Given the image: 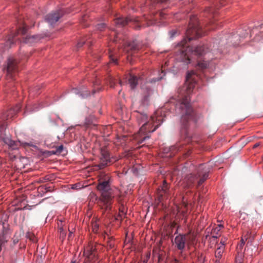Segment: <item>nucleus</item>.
I'll return each mask as SVG.
<instances>
[{
	"label": "nucleus",
	"instance_id": "26",
	"mask_svg": "<svg viewBox=\"0 0 263 263\" xmlns=\"http://www.w3.org/2000/svg\"><path fill=\"white\" fill-rule=\"evenodd\" d=\"M134 21L136 24L135 27L136 29H139L141 27V26L145 25V24L143 23V21H140L138 19L136 18L135 19Z\"/></svg>",
	"mask_w": 263,
	"mask_h": 263
},
{
	"label": "nucleus",
	"instance_id": "20",
	"mask_svg": "<svg viewBox=\"0 0 263 263\" xmlns=\"http://www.w3.org/2000/svg\"><path fill=\"white\" fill-rule=\"evenodd\" d=\"M140 79L136 76L130 75L128 79L129 84L132 89H134L137 85Z\"/></svg>",
	"mask_w": 263,
	"mask_h": 263
},
{
	"label": "nucleus",
	"instance_id": "25",
	"mask_svg": "<svg viewBox=\"0 0 263 263\" xmlns=\"http://www.w3.org/2000/svg\"><path fill=\"white\" fill-rule=\"evenodd\" d=\"M92 230L95 233H97L99 230V224L96 221H92L91 222Z\"/></svg>",
	"mask_w": 263,
	"mask_h": 263
},
{
	"label": "nucleus",
	"instance_id": "22",
	"mask_svg": "<svg viewBox=\"0 0 263 263\" xmlns=\"http://www.w3.org/2000/svg\"><path fill=\"white\" fill-rule=\"evenodd\" d=\"M4 141L5 143L7 144L13 149H15L16 148L15 142L14 141H12L10 139L8 138H5L4 139Z\"/></svg>",
	"mask_w": 263,
	"mask_h": 263
},
{
	"label": "nucleus",
	"instance_id": "8",
	"mask_svg": "<svg viewBox=\"0 0 263 263\" xmlns=\"http://www.w3.org/2000/svg\"><path fill=\"white\" fill-rule=\"evenodd\" d=\"M83 255L85 257V263H98L99 262L96 245L93 242H90L84 249Z\"/></svg>",
	"mask_w": 263,
	"mask_h": 263
},
{
	"label": "nucleus",
	"instance_id": "34",
	"mask_svg": "<svg viewBox=\"0 0 263 263\" xmlns=\"http://www.w3.org/2000/svg\"><path fill=\"white\" fill-rule=\"evenodd\" d=\"M110 62L116 64H117V59L113 56L111 53L109 54Z\"/></svg>",
	"mask_w": 263,
	"mask_h": 263
},
{
	"label": "nucleus",
	"instance_id": "45",
	"mask_svg": "<svg viewBox=\"0 0 263 263\" xmlns=\"http://www.w3.org/2000/svg\"><path fill=\"white\" fill-rule=\"evenodd\" d=\"M177 31H176L175 30H172L170 32V35H171V37H173L176 34H177Z\"/></svg>",
	"mask_w": 263,
	"mask_h": 263
},
{
	"label": "nucleus",
	"instance_id": "38",
	"mask_svg": "<svg viewBox=\"0 0 263 263\" xmlns=\"http://www.w3.org/2000/svg\"><path fill=\"white\" fill-rule=\"evenodd\" d=\"M227 238H221L220 240V243L218 245V247L219 246H223L225 247V245L226 243Z\"/></svg>",
	"mask_w": 263,
	"mask_h": 263
},
{
	"label": "nucleus",
	"instance_id": "33",
	"mask_svg": "<svg viewBox=\"0 0 263 263\" xmlns=\"http://www.w3.org/2000/svg\"><path fill=\"white\" fill-rule=\"evenodd\" d=\"M259 28H260V33H259V34L256 35L255 36V39L256 40H259V39L258 37V36L259 35H260L261 37H263V24H261L260 26H259Z\"/></svg>",
	"mask_w": 263,
	"mask_h": 263
},
{
	"label": "nucleus",
	"instance_id": "6",
	"mask_svg": "<svg viewBox=\"0 0 263 263\" xmlns=\"http://www.w3.org/2000/svg\"><path fill=\"white\" fill-rule=\"evenodd\" d=\"M203 34V32L196 16L195 15L191 16L189 28L186 31V35L189 41L200 37Z\"/></svg>",
	"mask_w": 263,
	"mask_h": 263
},
{
	"label": "nucleus",
	"instance_id": "4",
	"mask_svg": "<svg viewBox=\"0 0 263 263\" xmlns=\"http://www.w3.org/2000/svg\"><path fill=\"white\" fill-rule=\"evenodd\" d=\"M182 43L178 47L177 60L186 64L190 63V54L198 56L203 55L209 51V47L204 44L199 45L195 48L186 45V42Z\"/></svg>",
	"mask_w": 263,
	"mask_h": 263
},
{
	"label": "nucleus",
	"instance_id": "9",
	"mask_svg": "<svg viewBox=\"0 0 263 263\" xmlns=\"http://www.w3.org/2000/svg\"><path fill=\"white\" fill-rule=\"evenodd\" d=\"M21 107L20 105L16 106L14 108H11L7 112L4 113L0 117V129H3L4 128L5 124L2 123V122L5 120H8L12 119L20 110Z\"/></svg>",
	"mask_w": 263,
	"mask_h": 263
},
{
	"label": "nucleus",
	"instance_id": "49",
	"mask_svg": "<svg viewBox=\"0 0 263 263\" xmlns=\"http://www.w3.org/2000/svg\"><path fill=\"white\" fill-rule=\"evenodd\" d=\"M158 14L159 15V16H160L161 17H164L163 15L164 14L162 12H160Z\"/></svg>",
	"mask_w": 263,
	"mask_h": 263
},
{
	"label": "nucleus",
	"instance_id": "59",
	"mask_svg": "<svg viewBox=\"0 0 263 263\" xmlns=\"http://www.w3.org/2000/svg\"><path fill=\"white\" fill-rule=\"evenodd\" d=\"M238 44H239V43H237V42L234 43V46H237V45H238Z\"/></svg>",
	"mask_w": 263,
	"mask_h": 263
},
{
	"label": "nucleus",
	"instance_id": "27",
	"mask_svg": "<svg viewBox=\"0 0 263 263\" xmlns=\"http://www.w3.org/2000/svg\"><path fill=\"white\" fill-rule=\"evenodd\" d=\"M243 255L242 253H238L236 257V263H242L243 262Z\"/></svg>",
	"mask_w": 263,
	"mask_h": 263
},
{
	"label": "nucleus",
	"instance_id": "43",
	"mask_svg": "<svg viewBox=\"0 0 263 263\" xmlns=\"http://www.w3.org/2000/svg\"><path fill=\"white\" fill-rule=\"evenodd\" d=\"M19 239L18 238H13V246H15L16 243H17Z\"/></svg>",
	"mask_w": 263,
	"mask_h": 263
},
{
	"label": "nucleus",
	"instance_id": "31",
	"mask_svg": "<svg viewBox=\"0 0 263 263\" xmlns=\"http://www.w3.org/2000/svg\"><path fill=\"white\" fill-rule=\"evenodd\" d=\"M96 27L98 30L102 31L106 27V25L104 23H102L98 24L97 25Z\"/></svg>",
	"mask_w": 263,
	"mask_h": 263
},
{
	"label": "nucleus",
	"instance_id": "11",
	"mask_svg": "<svg viewBox=\"0 0 263 263\" xmlns=\"http://www.w3.org/2000/svg\"><path fill=\"white\" fill-rule=\"evenodd\" d=\"M18 71L17 62L13 58H9L8 59L7 72V76L13 78Z\"/></svg>",
	"mask_w": 263,
	"mask_h": 263
},
{
	"label": "nucleus",
	"instance_id": "14",
	"mask_svg": "<svg viewBox=\"0 0 263 263\" xmlns=\"http://www.w3.org/2000/svg\"><path fill=\"white\" fill-rule=\"evenodd\" d=\"M64 13L62 10H59L54 12H52L46 16L45 20L51 25H53L63 15Z\"/></svg>",
	"mask_w": 263,
	"mask_h": 263
},
{
	"label": "nucleus",
	"instance_id": "39",
	"mask_svg": "<svg viewBox=\"0 0 263 263\" xmlns=\"http://www.w3.org/2000/svg\"><path fill=\"white\" fill-rule=\"evenodd\" d=\"M66 236V233L63 228H60V236L64 238Z\"/></svg>",
	"mask_w": 263,
	"mask_h": 263
},
{
	"label": "nucleus",
	"instance_id": "61",
	"mask_svg": "<svg viewBox=\"0 0 263 263\" xmlns=\"http://www.w3.org/2000/svg\"><path fill=\"white\" fill-rule=\"evenodd\" d=\"M243 245H244V244H242V243H241L240 244V245H239V247H240V248H241Z\"/></svg>",
	"mask_w": 263,
	"mask_h": 263
},
{
	"label": "nucleus",
	"instance_id": "55",
	"mask_svg": "<svg viewBox=\"0 0 263 263\" xmlns=\"http://www.w3.org/2000/svg\"><path fill=\"white\" fill-rule=\"evenodd\" d=\"M138 263H147V259L146 260H144L143 261L140 262H138Z\"/></svg>",
	"mask_w": 263,
	"mask_h": 263
},
{
	"label": "nucleus",
	"instance_id": "32",
	"mask_svg": "<svg viewBox=\"0 0 263 263\" xmlns=\"http://www.w3.org/2000/svg\"><path fill=\"white\" fill-rule=\"evenodd\" d=\"M204 257L202 255H200L197 257V260L195 263H204Z\"/></svg>",
	"mask_w": 263,
	"mask_h": 263
},
{
	"label": "nucleus",
	"instance_id": "57",
	"mask_svg": "<svg viewBox=\"0 0 263 263\" xmlns=\"http://www.w3.org/2000/svg\"><path fill=\"white\" fill-rule=\"evenodd\" d=\"M258 145H259V144L256 143V144H254L253 147L254 148L257 147Z\"/></svg>",
	"mask_w": 263,
	"mask_h": 263
},
{
	"label": "nucleus",
	"instance_id": "46",
	"mask_svg": "<svg viewBox=\"0 0 263 263\" xmlns=\"http://www.w3.org/2000/svg\"><path fill=\"white\" fill-rule=\"evenodd\" d=\"M28 237L32 241H34V236L32 234H28Z\"/></svg>",
	"mask_w": 263,
	"mask_h": 263
},
{
	"label": "nucleus",
	"instance_id": "41",
	"mask_svg": "<svg viewBox=\"0 0 263 263\" xmlns=\"http://www.w3.org/2000/svg\"><path fill=\"white\" fill-rule=\"evenodd\" d=\"M214 9L213 8H208L206 10V12H207L209 13L212 14L214 13Z\"/></svg>",
	"mask_w": 263,
	"mask_h": 263
},
{
	"label": "nucleus",
	"instance_id": "16",
	"mask_svg": "<svg viewBox=\"0 0 263 263\" xmlns=\"http://www.w3.org/2000/svg\"><path fill=\"white\" fill-rule=\"evenodd\" d=\"M139 50V47L135 41L127 43L124 47V51L128 54L127 57L133 55Z\"/></svg>",
	"mask_w": 263,
	"mask_h": 263
},
{
	"label": "nucleus",
	"instance_id": "54",
	"mask_svg": "<svg viewBox=\"0 0 263 263\" xmlns=\"http://www.w3.org/2000/svg\"><path fill=\"white\" fill-rule=\"evenodd\" d=\"M237 38V35H233L232 37V40L233 39H236Z\"/></svg>",
	"mask_w": 263,
	"mask_h": 263
},
{
	"label": "nucleus",
	"instance_id": "23",
	"mask_svg": "<svg viewBox=\"0 0 263 263\" xmlns=\"http://www.w3.org/2000/svg\"><path fill=\"white\" fill-rule=\"evenodd\" d=\"M209 176L208 172H205L202 175V177L200 178L198 182V186H200L202 184V183L208 178Z\"/></svg>",
	"mask_w": 263,
	"mask_h": 263
},
{
	"label": "nucleus",
	"instance_id": "51",
	"mask_svg": "<svg viewBox=\"0 0 263 263\" xmlns=\"http://www.w3.org/2000/svg\"><path fill=\"white\" fill-rule=\"evenodd\" d=\"M248 35V32H246L243 35V36H242V38H245L246 37V36H247Z\"/></svg>",
	"mask_w": 263,
	"mask_h": 263
},
{
	"label": "nucleus",
	"instance_id": "21",
	"mask_svg": "<svg viewBox=\"0 0 263 263\" xmlns=\"http://www.w3.org/2000/svg\"><path fill=\"white\" fill-rule=\"evenodd\" d=\"M72 91L76 94H80V96H81L82 98H86L90 96V93L85 89H81L79 91L76 88H73L72 89Z\"/></svg>",
	"mask_w": 263,
	"mask_h": 263
},
{
	"label": "nucleus",
	"instance_id": "63",
	"mask_svg": "<svg viewBox=\"0 0 263 263\" xmlns=\"http://www.w3.org/2000/svg\"><path fill=\"white\" fill-rule=\"evenodd\" d=\"M119 83H120V84L121 85H122V82H121V80H119Z\"/></svg>",
	"mask_w": 263,
	"mask_h": 263
},
{
	"label": "nucleus",
	"instance_id": "15",
	"mask_svg": "<svg viewBox=\"0 0 263 263\" xmlns=\"http://www.w3.org/2000/svg\"><path fill=\"white\" fill-rule=\"evenodd\" d=\"M101 156L100 158V162L98 165L100 169L104 168L108 163L110 162V156L108 152L105 148L101 149Z\"/></svg>",
	"mask_w": 263,
	"mask_h": 263
},
{
	"label": "nucleus",
	"instance_id": "60",
	"mask_svg": "<svg viewBox=\"0 0 263 263\" xmlns=\"http://www.w3.org/2000/svg\"><path fill=\"white\" fill-rule=\"evenodd\" d=\"M243 245H244V244H242V243H241L240 244V245H239V247H240V248H241Z\"/></svg>",
	"mask_w": 263,
	"mask_h": 263
},
{
	"label": "nucleus",
	"instance_id": "53",
	"mask_svg": "<svg viewBox=\"0 0 263 263\" xmlns=\"http://www.w3.org/2000/svg\"><path fill=\"white\" fill-rule=\"evenodd\" d=\"M161 256H162V254H159V255H158L159 261H160V260L161 259Z\"/></svg>",
	"mask_w": 263,
	"mask_h": 263
},
{
	"label": "nucleus",
	"instance_id": "1",
	"mask_svg": "<svg viewBox=\"0 0 263 263\" xmlns=\"http://www.w3.org/2000/svg\"><path fill=\"white\" fill-rule=\"evenodd\" d=\"M198 78V74L194 71L187 73L184 85L180 92L182 99L176 104V109L181 114V122L185 128L192 123L196 122L195 112L190 104V95L195 87Z\"/></svg>",
	"mask_w": 263,
	"mask_h": 263
},
{
	"label": "nucleus",
	"instance_id": "24",
	"mask_svg": "<svg viewBox=\"0 0 263 263\" xmlns=\"http://www.w3.org/2000/svg\"><path fill=\"white\" fill-rule=\"evenodd\" d=\"M223 226L222 224L217 225L216 227L213 228L211 232L212 234L219 235L221 228Z\"/></svg>",
	"mask_w": 263,
	"mask_h": 263
},
{
	"label": "nucleus",
	"instance_id": "58",
	"mask_svg": "<svg viewBox=\"0 0 263 263\" xmlns=\"http://www.w3.org/2000/svg\"><path fill=\"white\" fill-rule=\"evenodd\" d=\"M72 232H71L69 233V235H68V238H70V237H71V235H72Z\"/></svg>",
	"mask_w": 263,
	"mask_h": 263
},
{
	"label": "nucleus",
	"instance_id": "47",
	"mask_svg": "<svg viewBox=\"0 0 263 263\" xmlns=\"http://www.w3.org/2000/svg\"><path fill=\"white\" fill-rule=\"evenodd\" d=\"M49 180V177H45L44 178V180H41L40 181L41 182H44V181H47V180Z\"/></svg>",
	"mask_w": 263,
	"mask_h": 263
},
{
	"label": "nucleus",
	"instance_id": "19",
	"mask_svg": "<svg viewBox=\"0 0 263 263\" xmlns=\"http://www.w3.org/2000/svg\"><path fill=\"white\" fill-rule=\"evenodd\" d=\"M225 247L219 246L217 248L215 253V256L216 259V263H220V260L221 259L223 253L224 252Z\"/></svg>",
	"mask_w": 263,
	"mask_h": 263
},
{
	"label": "nucleus",
	"instance_id": "52",
	"mask_svg": "<svg viewBox=\"0 0 263 263\" xmlns=\"http://www.w3.org/2000/svg\"><path fill=\"white\" fill-rule=\"evenodd\" d=\"M212 235H213V238H217L218 237V235H216V234H212Z\"/></svg>",
	"mask_w": 263,
	"mask_h": 263
},
{
	"label": "nucleus",
	"instance_id": "3",
	"mask_svg": "<svg viewBox=\"0 0 263 263\" xmlns=\"http://www.w3.org/2000/svg\"><path fill=\"white\" fill-rule=\"evenodd\" d=\"M98 181L97 189L101 193L100 200L102 204V209L105 212H109L111 210L114 199L118 194V191L110 187L112 180L111 176L108 174L101 173Z\"/></svg>",
	"mask_w": 263,
	"mask_h": 263
},
{
	"label": "nucleus",
	"instance_id": "37",
	"mask_svg": "<svg viewBox=\"0 0 263 263\" xmlns=\"http://www.w3.org/2000/svg\"><path fill=\"white\" fill-rule=\"evenodd\" d=\"M151 2L153 4L154 3H163L167 2L168 0H150Z\"/></svg>",
	"mask_w": 263,
	"mask_h": 263
},
{
	"label": "nucleus",
	"instance_id": "40",
	"mask_svg": "<svg viewBox=\"0 0 263 263\" xmlns=\"http://www.w3.org/2000/svg\"><path fill=\"white\" fill-rule=\"evenodd\" d=\"M85 43V41H80L77 44V48H80L83 46Z\"/></svg>",
	"mask_w": 263,
	"mask_h": 263
},
{
	"label": "nucleus",
	"instance_id": "17",
	"mask_svg": "<svg viewBox=\"0 0 263 263\" xmlns=\"http://www.w3.org/2000/svg\"><path fill=\"white\" fill-rule=\"evenodd\" d=\"M41 39V37L39 35H29L23 38V42L26 44H32L37 42Z\"/></svg>",
	"mask_w": 263,
	"mask_h": 263
},
{
	"label": "nucleus",
	"instance_id": "36",
	"mask_svg": "<svg viewBox=\"0 0 263 263\" xmlns=\"http://www.w3.org/2000/svg\"><path fill=\"white\" fill-rule=\"evenodd\" d=\"M250 235V234L249 233V232H248L247 234L245 235L244 237L243 238H242V239L241 240V243L242 244H245V239L246 240H247L249 238Z\"/></svg>",
	"mask_w": 263,
	"mask_h": 263
},
{
	"label": "nucleus",
	"instance_id": "56",
	"mask_svg": "<svg viewBox=\"0 0 263 263\" xmlns=\"http://www.w3.org/2000/svg\"><path fill=\"white\" fill-rule=\"evenodd\" d=\"M176 223L175 222H173L172 224V227H174L176 226Z\"/></svg>",
	"mask_w": 263,
	"mask_h": 263
},
{
	"label": "nucleus",
	"instance_id": "64",
	"mask_svg": "<svg viewBox=\"0 0 263 263\" xmlns=\"http://www.w3.org/2000/svg\"><path fill=\"white\" fill-rule=\"evenodd\" d=\"M98 85V82H96L95 84V85Z\"/></svg>",
	"mask_w": 263,
	"mask_h": 263
},
{
	"label": "nucleus",
	"instance_id": "10",
	"mask_svg": "<svg viewBox=\"0 0 263 263\" xmlns=\"http://www.w3.org/2000/svg\"><path fill=\"white\" fill-rule=\"evenodd\" d=\"M18 25L17 26V30L16 32L14 34L11 35L8 39V40L6 42L7 45H9L10 46L11 44L14 43V37L17 35L18 34H21L22 35H24L27 31V25L26 23H24V21H18Z\"/></svg>",
	"mask_w": 263,
	"mask_h": 263
},
{
	"label": "nucleus",
	"instance_id": "50",
	"mask_svg": "<svg viewBox=\"0 0 263 263\" xmlns=\"http://www.w3.org/2000/svg\"><path fill=\"white\" fill-rule=\"evenodd\" d=\"M78 185L77 184H74L72 185V189H78Z\"/></svg>",
	"mask_w": 263,
	"mask_h": 263
},
{
	"label": "nucleus",
	"instance_id": "29",
	"mask_svg": "<svg viewBox=\"0 0 263 263\" xmlns=\"http://www.w3.org/2000/svg\"><path fill=\"white\" fill-rule=\"evenodd\" d=\"M108 82L110 85V87H114L115 85V79L112 77L109 76L108 79Z\"/></svg>",
	"mask_w": 263,
	"mask_h": 263
},
{
	"label": "nucleus",
	"instance_id": "28",
	"mask_svg": "<svg viewBox=\"0 0 263 263\" xmlns=\"http://www.w3.org/2000/svg\"><path fill=\"white\" fill-rule=\"evenodd\" d=\"M198 67L199 68L203 69H205L208 66V63L206 61H201L198 63Z\"/></svg>",
	"mask_w": 263,
	"mask_h": 263
},
{
	"label": "nucleus",
	"instance_id": "44",
	"mask_svg": "<svg viewBox=\"0 0 263 263\" xmlns=\"http://www.w3.org/2000/svg\"><path fill=\"white\" fill-rule=\"evenodd\" d=\"M171 263H183L181 259H174Z\"/></svg>",
	"mask_w": 263,
	"mask_h": 263
},
{
	"label": "nucleus",
	"instance_id": "18",
	"mask_svg": "<svg viewBox=\"0 0 263 263\" xmlns=\"http://www.w3.org/2000/svg\"><path fill=\"white\" fill-rule=\"evenodd\" d=\"M132 19L128 18L117 17L114 20V23L116 25L119 27H123L127 24L129 22H132Z\"/></svg>",
	"mask_w": 263,
	"mask_h": 263
},
{
	"label": "nucleus",
	"instance_id": "7",
	"mask_svg": "<svg viewBox=\"0 0 263 263\" xmlns=\"http://www.w3.org/2000/svg\"><path fill=\"white\" fill-rule=\"evenodd\" d=\"M163 79V76L158 78H153L146 81L141 86L143 90V97L142 100V102L144 105H147L149 102L151 97L154 93V89H153L154 86L156 82L159 81Z\"/></svg>",
	"mask_w": 263,
	"mask_h": 263
},
{
	"label": "nucleus",
	"instance_id": "12",
	"mask_svg": "<svg viewBox=\"0 0 263 263\" xmlns=\"http://www.w3.org/2000/svg\"><path fill=\"white\" fill-rule=\"evenodd\" d=\"M170 196L168 185L165 180H163V184L161 189L157 190V197L159 202L162 201L164 199H167Z\"/></svg>",
	"mask_w": 263,
	"mask_h": 263
},
{
	"label": "nucleus",
	"instance_id": "42",
	"mask_svg": "<svg viewBox=\"0 0 263 263\" xmlns=\"http://www.w3.org/2000/svg\"><path fill=\"white\" fill-rule=\"evenodd\" d=\"M63 149V146L62 145H61L60 146H59L57 148V152L58 153H61L62 150Z\"/></svg>",
	"mask_w": 263,
	"mask_h": 263
},
{
	"label": "nucleus",
	"instance_id": "62",
	"mask_svg": "<svg viewBox=\"0 0 263 263\" xmlns=\"http://www.w3.org/2000/svg\"><path fill=\"white\" fill-rule=\"evenodd\" d=\"M71 263H78V262H77L76 260H72L71 261Z\"/></svg>",
	"mask_w": 263,
	"mask_h": 263
},
{
	"label": "nucleus",
	"instance_id": "13",
	"mask_svg": "<svg viewBox=\"0 0 263 263\" xmlns=\"http://www.w3.org/2000/svg\"><path fill=\"white\" fill-rule=\"evenodd\" d=\"M203 166V165H201L198 170V174H190L187 175L185 178V183L184 187L187 189L192 188L193 186L195 180L199 177H200L201 174L200 172L201 168Z\"/></svg>",
	"mask_w": 263,
	"mask_h": 263
},
{
	"label": "nucleus",
	"instance_id": "30",
	"mask_svg": "<svg viewBox=\"0 0 263 263\" xmlns=\"http://www.w3.org/2000/svg\"><path fill=\"white\" fill-rule=\"evenodd\" d=\"M156 19V17H155L154 18H152L149 20H147V18H145L147 26H150V25H152L154 24L155 23Z\"/></svg>",
	"mask_w": 263,
	"mask_h": 263
},
{
	"label": "nucleus",
	"instance_id": "48",
	"mask_svg": "<svg viewBox=\"0 0 263 263\" xmlns=\"http://www.w3.org/2000/svg\"><path fill=\"white\" fill-rule=\"evenodd\" d=\"M100 89H101L100 88H96V87H95L94 89H93L92 92H93V93H95L97 90H100Z\"/></svg>",
	"mask_w": 263,
	"mask_h": 263
},
{
	"label": "nucleus",
	"instance_id": "35",
	"mask_svg": "<svg viewBox=\"0 0 263 263\" xmlns=\"http://www.w3.org/2000/svg\"><path fill=\"white\" fill-rule=\"evenodd\" d=\"M218 49V47L217 46V41L214 43L213 48H211V51L214 52L216 50Z\"/></svg>",
	"mask_w": 263,
	"mask_h": 263
},
{
	"label": "nucleus",
	"instance_id": "2",
	"mask_svg": "<svg viewBox=\"0 0 263 263\" xmlns=\"http://www.w3.org/2000/svg\"><path fill=\"white\" fill-rule=\"evenodd\" d=\"M164 109L157 110L154 115L151 117L147 120L146 114L137 111L136 118L139 124L144 122L136 136V139L139 143H142L146 139L149 138L148 135L153 133L159 127L164 121Z\"/></svg>",
	"mask_w": 263,
	"mask_h": 263
},
{
	"label": "nucleus",
	"instance_id": "5",
	"mask_svg": "<svg viewBox=\"0 0 263 263\" xmlns=\"http://www.w3.org/2000/svg\"><path fill=\"white\" fill-rule=\"evenodd\" d=\"M196 239V235L190 230L187 233L184 234H178L176 236L174 239V244L175 247L179 250H181L180 256L185 258L182 252L186 245L189 246L194 243Z\"/></svg>",
	"mask_w": 263,
	"mask_h": 263
}]
</instances>
